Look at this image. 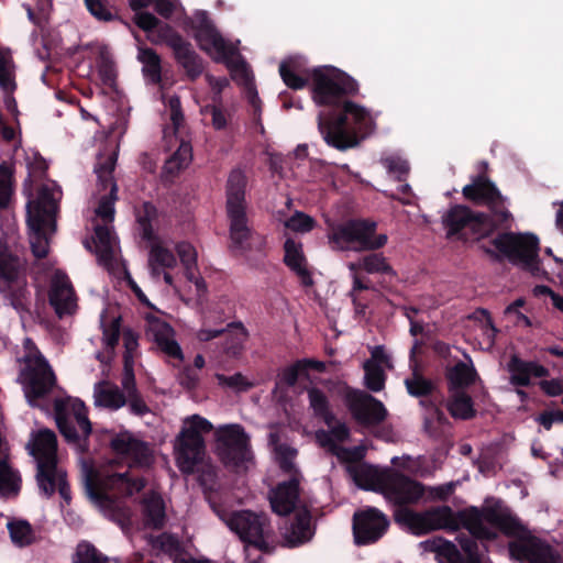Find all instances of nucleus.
I'll return each instance as SVG.
<instances>
[{"label": "nucleus", "instance_id": "46", "mask_svg": "<svg viewBox=\"0 0 563 563\" xmlns=\"http://www.w3.org/2000/svg\"><path fill=\"white\" fill-rule=\"evenodd\" d=\"M364 384L366 388L374 393L380 391L385 386L386 379L383 368L377 364L366 362L364 364Z\"/></svg>", "mask_w": 563, "mask_h": 563}, {"label": "nucleus", "instance_id": "51", "mask_svg": "<svg viewBox=\"0 0 563 563\" xmlns=\"http://www.w3.org/2000/svg\"><path fill=\"white\" fill-rule=\"evenodd\" d=\"M383 165L386 167L389 174L395 175L396 180L405 181L406 177L409 173V165L407 161L400 157H386L382 161Z\"/></svg>", "mask_w": 563, "mask_h": 563}, {"label": "nucleus", "instance_id": "61", "mask_svg": "<svg viewBox=\"0 0 563 563\" xmlns=\"http://www.w3.org/2000/svg\"><path fill=\"white\" fill-rule=\"evenodd\" d=\"M126 404L129 405L131 413L135 416L143 417L150 412V407L146 405L140 393L128 396Z\"/></svg>", "mask_w": 563, "mask_h": 563}, {"label": "nucleus", "instance_id": "38", "mask_svg": "<svg viewBox=\"0 0 563 563\" xmlns=\"http://www.w3.org/2000/svg\"><path fill=\"white\" fill-rule=\"evenodd\" d=\"M311 515L307 509L299 511L286 533V540L290 547H297L307 542L311 537Z\"/></svg>", "mask_w": 563, "mask_h": 563}, {"label": "nucleus", "instance_id": "13", "mask_svg": "<svg viewBox=\"0 0 563 563\" xmlns=\"http://www.w3.org/2000/svg\"><path fill=\"white\" fill-rule=\"evenodd\" d=\"M21 377L25 396L31 405L47 396L56 384V376L51 365L40 352L27 358Z\"/></svg>", "mask_w": 563, "mask_h": 563}, {"label": "nucleus", "instance_id": "44", "mask_svg": "<svg viewBox=\"0 0 563 563\" xmlns=\"http://www.w3.org/2000/svg\"><path fill=\"white\" fill-rule=\"evenodd\" d=\"M152 547L172 558L173 563H175L176 560H186L181 558L184 552L183 545L179 539L174 534L164 532L157 536L152 540Z\"/></svg>", "mask_w": 563, "mask_h": 563}, {"label": "nucleus", "instance_id": "27", "mask_svg": "<svg viewBox=\"0 0 563 563\" xmlns=\"http://www.w3.org/2000/svg\"><path fill=\"white\" fill-rule=\"evenodd\" d=\"M284 252L285 265L299 277L305 287H311L313 279L306 266V257L301 243L292 239H287L284 243Z\"/></svg>", "mask_w": 563, "mask_h": 563}, {"label": "nucleus", "instance_id": "55", "mask_svg": "<svg viewBox=\"0 0 563 563\" xmlns=\"http://www.w3.org/2000/svg\"><path fill=\"white\" fill-rule=\"evenodd\" d=\"M120 329H121V318H114L107 325L102 327V335L104 345L108 349H114L120 339Z\"/></svg>", "mask_w": 563, "mask_h": 563}, {"label": "nucleus", "instance_id": "7", "mask_svg": "<svg viewBox=\"0 0 563 563\" xmlns=\"http://www.w3.org/2000/svg\"><path fill=\"white\" fill-rule=\"evenodd\" d=\"M85 486L89 497L101 507L110 510L118 517V520L129 517L128 509L122 507L118 499L109 493L115 489L122 496L130 497L141 492L146 486L142 476L132 477L129 473H114L103 482H99L92 470L88 471L85 477Z\"/></svg>", "mask_w": 563, "mask_h": 563}, {"label": "nucleus", "instance_id": "63", "mask_svg": "<svg viewBox=\"0 0 563 563\" xmlns=\"http://www.w3.org/2000/svg\"><path fill=\"white\" fill-rule=\"evenodd\" d=\"M539 386L547 396L556 397L563 395V382L558 378L541 380Z\"/></svg>", "mask_w": 563, "mask_h": 563}, {"label": "nucleus", "instance_id": "4", "mask_svg": "<svg viewBox=\"0 0 563 563\" xmlns=\"http://www.w3.org/2000/svg\"><path fill=\"white\" fill-rule=\"evenodd\" d=\"M247 176L241 168H233L225 183V213L229 221L231 247L242 253L251 251L254 235L250 227L246 201Z\"/></svg>", "mask_w": 563, "mask_h": 563}, {"label": "nucleus", "instance_id": "57", "mask_svg": "<svg viewBox=\"0 0 563 563\" xmlns=\"http://www.w3.org/2000/svg\"><path fill=\"white\" fill-rule=\"evenodd\" d=\"M455 484L453 482L442 484L435 487H429L427 489L428 497L431 500L445 501L454 493Z\"/></svg>", "mask_w": 563, "mask_h": 563}, {"label": "nucleus", "instance_id": "58", "mask_svg": "<svg viewBox=\"0 0 563 563\" xmlns=\"http://www.w3.org/2000/svg\"><path fill=\"white\" fill-rule=\"evenodd\" d=\"M176 252L183 265H192L197 263V251L190 243H177Z\"/></svg>", "mask_w": 563, "mask_h": 563}, {"label": "nucleus", "instance_id": "43", "mask_svg": "<svg viewBox=\"0 0 563 563\" xmlns=\"http://www.w3.org/2000/svg\"><path fill=\"white\" fill-rule=\"evenodd\" d=\"M360 267L367 274H382L390 277L396 276L395 269L382 253H371L365 255L360 261Z\"/></svg>", "mask_w": 563, "mask_h": 563}, {"label": "nucleus", "instance_id": "54", "mask_svg": "<svg viewBox=\"0 0 563 563\" xmlns=\"http://www.w3.org/2000/svg\"><path fill=\"white\" fill-rule=\"evenodd\" d=\"M115 162L117 157L112 154L107 156L102 162H99L95 167V172L104 187H107L108 184H114L112 173L115 167Z\"/></svg>", "mask_w": 563, "mask_h": 563}, {"label": "nucleus", "instance_id": "31", "mask_svg": "<svg viewBox=\"0 0 563 563\" xmlns=\"http://www.w3.org/2000/svg\"><path fill=\"white\" fill-rule=\"evenodd\" d=\"M446 409L454 419L471 420L476 416L474 401L465 390L449 391Z\"/></svg>", "mask_w": 563, "mask_h": 563}, {"label": "nucleus", "instance_id": "24", "mask_svg": "<svg viewBox=\"0 0 563 563\" xmlns=\"http://www.w3.org/2000/svg\"><path fill=\"white\" fill-rule=\"evenodd\" d=\"M146 336L156 344L157 349L170 358L183 361L184 353L175 339L173 327L152 314L146 316Z\"/></svg>", "mask_w": 563, "mask_h": 563}, {"label": "nucleus", "instance_id": "20", "mask_svg": "<svg viewBox=\"0 0 563 563\" xmlns=\"http://www.w3.org/2000/svg\"><path fill=\"white\" fill-rule=\"evenodd\" d=\"M509 553L521 563H561L560 555L549 543L532 536L510 542Z\"/></svg>", "mask_w": 563, "mask_h": 563}, {"label": "nucleus", "instance_id": "10", "mask_svg": "<svg viewBox=\"0 0 563 563\" xmlns=\"http://www.w3.org/2000/svg\"><path fill=\"white\" fill-rule=\"evenodd\" d=\"M464 198L476 206H484V211L495 223L509 230L514 221L508 209V199L501 195L497 186L489 179L486 173H479L472 177L471 184L462 189Z\"/></svg>", "mask_w": 563, "mask_h": 563}, {"label": "nucleus", "instance_id": "45", "mask_svg": "<svg viewBox=\"0 0 563 563\" xmlns=\"http://www.w3.org/2000/svg\"><path fill=\"white\" fill-rule=\"evenodd\" d=\"M74 563H109V560L92 543L81 541L77 544Z\"/></svg>", "mask_w": 563, "mask_h": 563}, {"label": "nucleus", "instance_id": "18", "mask_svg": "<svg viewBox=\"0 0 563 563\" xmlns=\"http://www.w3.org/2000/svg\"><path fill=\"white\" fill-rule=\"evenodd\" d=\"M389 520L376 508L357 511L353 516V536L357 545L377 542L387 531Z\"/></svg>", "mask_w": 563, "mask_h": 563}, {"label": "nucleus", "instance_id": "15", "mask_svg": "<svg viewBox=\"0 0 563 563\" xmlns=\"http://www.w3.org/2000/svg\"><path fill=\"white\" fill-rule=\"evenodd\" d=\"M344 401L352 417L362 426H378L387 417L384 404L367 393L345 386Z\"/></svg>", "mask_w": 563, "mask_h": 563}, {"label": "nucleus", "instance_id": "22", "mask_svg": "<svg viewBox=\"0 0 563 563\" xmlns=\"http://www.w3.org/2000/svg\"><path fill=\"white\" fill-rule=\"evenodd\" d=\"M109 445L115 455L128 459L133 465L147 466L152 462L148 444L134 438L129 431L114 434Z\"/></svg>", "mask_w": 563, "mask_h": 563}, {"label": "nucleus", "instance_id": "6", "mask_svg": "<svg viewBox=\"0 0 563 563\" xmlns=\"http://www.w3.org/2000/svg\"><path fill=\"white\" fill-rule=\"evenodd\" d=\"M58 202L48 186H42L36 199L26 205V224L30 230V243L33 255L45 258L48 255V240L46 229L52 233L56 231V214Z\"/></svg>", "mask_w": 563, "mask_h": 563}, {"label": "nucleus", "instance_id": "62", "mask_svg": "<svg viewBox=\"0 0 563 563\" xmlns=\"http://www.w3.org/2000/svg\"><path fill=\"white\" fill-rule=\"evenodd\" d=\"M205 112L211 114L212 126L216 130H223L227 128L228 120H227L225 113L221 107H218L216 104H209V106H206Z\"/></svg>", "mask_w": 563, "mask_h": 563}, {"label": "nucleus", "instance_id": "25", "mask_svg": "<svg viewBox=\"0 0 563 563\" xmlns=\"http://www.w3.org/2000/svg\"><path fill=\"white\" fill-rule=\"evenodd\" d=\"M298 476H291L288 481L279 483L269 495L272 510L279 516H288L291 514L299 499Z\"/></svg>", "mask_w": 563, "mask_h": 563}, {"label": "nucleus", "instance_id": "9", "mask_svg": "<svg viewBox=\"0 0 563 563\" xmlns=\"http://www.w3.org/2000/svg\"><path fill=\"white\" fill-rule=\"evenodd\" d=\"M212 423L199 415L187 418L175 440L176 464L183 474H194L205 456L203 433L212 431Z\"/></svg>", "mask_w": 563, "mask_h": 563}, {"label": "nucleus", "instance_id": "29", "mask_svg": "<svg viewBox=\"0 0 563 563\" xmlns=\"http://www.w3.org/2000/svg\"><path fill=\"white\" fill-rule=\"evenodd\" d=\"M27 449L36 463L40 461L57 460L56 434L49 429H42L34 435L32 442L27 444Z\"/></svg>", "mask_w": 563, "mask_h": 563}, {"label": "nucleus", "instance_id": "17", "mask_svg": "<svg viewBox=\"0 0 563 563\" xmlns=\"http://www.w3.org/2000/svg\"><path fill=\"white\" fill-rule=\"evenodd\" d=\"M194 29L196 31L195 38L199 43L200 49L207 54H211L212 51L217 53V56L213 57L214 62H225L235 54V47L222 37L207 12L202 11L196 15Z\"/></svg>", "mask_w": 563, "mask_h": 563}, {"label": "nucleus", "instance_id": "16", "mask_svg": "<svg viewBox=\"0 0 563 563\" xmlns=\"http://www.w3.org/2000/svg\"><path fill=\"white\" fill-rule=\"evenodd\" d=\"M164 41L173 51L177 64L185 70L186 78L191 82L196 81L205 70V63L191 43L167 24L165 25Z\"/></svg>", "mask_w": 563, "mask_h": 563}, {"label": "nucleus", "instance_id": "35", "mask_svg": "<svg viewBox=\"0 0 563 563\" xmlns=\"http://www.w3.org/2000/svg\"><path fill=\"white\" fill-rule=\"evenodd\" d=\"M96 405L118 410L126 404L125 394L115 385L99 383L95 391Z\"/></svg>", "mask_w": 563, "mask_h": 563}, {"label": "nucleus", "instance_id": "19", "mask_svg": "<svg viewBox=\"0 0 563 563\" xmlns=\"http://www.w3.org/2000/svg\"><path fill=\"white\" fill-rule=\"evenodd\" d=\"M197 338L201 342L221 338L222 354L230 358H236L244 350V343L249 338V332L242 322H231L228 323L225 328H201L197 333Z\"/></svg>", "mask_w": 563, "mask_h": 563}, {"label": "nucleus", "instance_id": "60", "mask_svg": "<svg viewBox=\"0 0 563 563\" xmlns=\"http://www.w3.org/2000/svg\"><path fill=\"white\" fill-rule=\"evenodd\" d=\"M135 24L145 32H151L155 30L161 21L150 12H137L134 16Z\"/></svg>", "mask_w": 563, "mask_h": 563}, {"label": "nucleus", "instance_id": "2", "mask_svg": "<svg viewBox=\"0 0 563 563\" xmlns=\"http://www.w3.org/2000/svg\"><path fill=\"white\" fill-rule=\"evenodd\" d=\"M310 77L313 101L331 109L318 115L325 143L340 151L357 146L374 124L369 112L350 100L358 92L357 81L333 66L313 68Z\"/></svg>", "mask_w": 563, "mask_h": 563}, {"label": "nucleus", "instance_id": "37", "mask_svg": "<svg viewBox=\"0 0 563 563\" xmlns=\"http://www.w3.org/2000/svg\"><path fill=\"white\" fill-rule=\"evenodd\" d=\"M95 252L97 261L104 267H110L113 264L114 253L111 241V232L106 225L95 227Z\"/></svg>", "mask_w": 563, "mask_h": 563}, {"label": "nucleus", "instance_id": "64", "mask_svg": "<svg viewBox=\"0 0 563 563\" xmlns=\"http://www.w3.org/2000/svg\"><path fill=\"white\" fill-rule=\"evenodd\" d=\"M12 184L9 176L0 177V208L4 209L9 206L12 196Z\"/></svg>", "mask_w": 563, "mask_h": 563}, {"label": "nucleus", "instance_id": "3", "mask_svg": "<svg viewBox=\"0 0 563 563\" xmlns=\"http://www.w3.org/2000/svg\"><path fill=\"white\" fill-rule=\"evenodd\" d=\"M446 239H456L464 243L479 242L497 235L492 244L512 264H521L532 275L540 271L539 239L533 234L507 232L495 223L484 211L474 210L465 205H453L442 217Z\"/></svg>", "mask_w": 563, "mask_h": 563}, {"label": "nucleus", "instance_id": "50", "mask_svg": "<svg viewBox=\"0 0 563 563\" xmlns=\"http://www.w3.org/2000/svg\"><path fill=\"white\" fill-rule=\"evenodd\" d=\"M316 221L310 216L296 211L286 222L285 227L294 232L307 233L314 228Z\"/></svg>", "mask_w": 563, "mask_h": 563}, {"label": "nucleus", "instance_id": "53", "mask_svg": "<svg viewBox=\"0 0 563 563\" xmlns=\"http://www.w3.org/2000/svg\"><path fill=\"white\" fill-rule=\"evenodd\" d=\"M85 4L91 15L100 21L109 22L117 18V15L110 11L108 3L103 0H85Z\"/></svg>", "mask_w": 563, "mask_h": 563}, {"label": "nucleus", "instance_id": "12", "mask_svg": "<svg viewBox=\"0 0 563 563\" xmlns=\"http://www.w3.org/2000/svg\"><path fill=\"white\" fill-rule=\"evenodd\" d=\"M71 413L74 415V418L82 432L84 441H87V439L91 434L92 427L88 418L87 408L85 404L79 399H55L54 416L59 433L64 437L66 442L79 444L80 435L78 434L74 422L69 419V416Z\"/></svg>", "mask_w": 563, "mask_h": 563}, {"label": "nucleus", "instance_id": "1", "mask_svg": "<svg viewBox=\"0 0 563 563\" xmlns=\"http://www.w3.org/2000/svg\"><path fill=\"white\" fill-rule=\"evenodd\" d=\"M357 486L378 492L397 508L394 511L395 522L407 528L415 534H426L439 529L456 531L461 527L477 538L493 539V528L508 537H518L525 527L510 510L497 500L493 505L475 506L454 512L450 506H437L424 511H415L408 506L418 505L427 493V487L419 481L395 470L373 473L368 468H350Z\"/></svg>", "mask_w": 563, "mask_h": 563}, {"label": "nucleus", "instance_id": "40", "mask_svg": "<svg viewBox=\"0 0 563 563\" xmlns=\"http://www.w3.org/2000/svg\"><path fill=\"white\" fill-rule=\"evenodd\" d=\"M158 219L157 208L150 201H145L136 209V222L141 229V238L147 242H154L157 235L154 232L153 223Z\"/></svg>", "mask_w": 563, "mask_h": 563}, {"label": "nucleus", "instance_id": "8", "mask_svg": "<svg viewBox=\"0 0 563 563\" xmlns=\"http://www.w3.org/2000/svg\"><path fill=\"white\" fill-rule=\"evenodd\" d=\"M376 222L367 219H350L332 224L328 233L329 244L335 251L366 252L384 247L386 234H376Z\"/></svg>", "mask_w": 563, "mask_h": 563}, {"label": "nucleus", "instance_id": "56", "mask_svg": "<svg viewBox=\"0 0 563 563\" xmlns=\"http://www.w3.org/2000/svg\"><path fill=\"white\" fill-rule=\"evenodd\" d=\"M302 376L305 377L301 364L298 361L294 362L291 365L285 367L279 374V383L285 384L287 387H294L298 380V378Z\"/></svg>", "mask_w": 563, "mask_h": 563}, {"label": "nucleus", "instance_id": "32", "mask_svg": "<svg viewBox=\"0 0 563 563\" xmlns=\"http://www.w3.org/2000/svg\"><path fill=\"white\" fill-rule=\"evenodd\" d=\"M477 378L478 374L473 364H466L463 361H459L446 371L449 391L464 390V388L473 385Z\"/></svg>", "mask_w": 563, "mask_h": 563}, {"label": "nucleus", "instance_id": "41", "mask_svg": "<svg viewBox=\"0 0 563 563\" xmlns=\"http://www.w3.org/2000/svg\"><path fill=\"white\" fill-rule=\"evenodd\" d=\"M151 243L148 265L151 267L152 275L158 277L161 274L158 267L173 268L176 266L177 261L174 253L159 244L157 240Z\"/></svg>", "mask_w": 563, "mask_h": 563}, {"label": "nucleus", "instance_id": "26", "mask_svg": "<svg viewBox=\"0 0 563 563\" xmlns=\"http://www.w3.org/2000/svg\"><path fill=\"white\" fill-rule=\"evenodd\" d=\"M507 367L511 374L510 383L517 387H528L531 376L542 378L550 375L545 366L533 361H523L516 354L511 355Z\"/></svg>", "mask_w": 563, "mask_h": 563}, {"label": "nucleus", "instance_id": "21", "mask_svg": "<svg viewBox=\"0 0 563 563\" xmlns=\"http://www.w3.org/2000/svg\"><path fill=\"white\" fill-rule=\"evenodd\" d=\"M492 531L496 537L487 539V541H493L497 538V533L494 530ZM470 534L471 537L463 536L457 539L464 554L450 541H443L438 545L437 554L442 559V563H483L476 540H486V538H477L471 532Z\"/></svg>", "mask_w": 563, "mask_h": 563}, {"label": "nucleus", "instance_id": "59", "mask_svg": "<svg viewBox=\"0 0 563 563\" xmlns=\"http://www.w3.org/2000/svg\"><path fill=\"white\" fill-rule=\"evenodd\" d=\"M178 382L184 388L195 390L199 384V376L192 367L186 366L179 372Z\"/></svg>", "mask_w": 563, "mask_h": 563}, {"label": "nucleus", "instance_id": "30", "mask_svg": "<svg viewBox=\"0 0 563 563\" xmlns=\"http://www.w3.org/2000/svg\"><path fill=\"white\" fill-rule=\"evenodd\" d=\"M145 525L159 530L166 522L165 503L156 492L148 493L142 500Z\"/></svg>", "mask_w": 563, "mask_h": 563}, {"label": "nucleus", "instance_id": "39", "mask_svg": "<svg viewBox=\"0 0 563 563\" xmlns=\"http://www.w3.org/2000/svg\"><path fill=\"white\" fill-rule=\"evenodd\" d=\"M12 543L19 548H25L36 542V531L24 519H12L7 523Z\"/></svg>", "mask_w": 563, "mask_h": 563}, {"label": "nucleus", "instance_id": "42", "mask_svg": "<svg viewBox=\"0 0 563 563\" xmlns=\"http://www.w3.org/2000/svg\"><path fill=\"white\" fill-rule=\"evenodd\" d=\"M139 60L143 64V74L153 84H159L162 80V60L159 55L151 47H141L139 49Z\"/></svg>", "mask_w": 563, "mask_h": 563}, {"label": "nucleus", "instance_id": "34", "mask_svg": "<svg viewBox=\"0 0 563 563\" xmlns=\"http://www.w3.org/2000/svg\"><path fill=\"white\" fill-rule=\"evenodd\" d=\"M309 407L313 416L321 419L328 427L336 421L328 396L318 387L307 388Z\"/></svg>", "mask_w": 563, "mask_h": 563}, {"label": "nucleus", "instance_id": "48", "mask_svg": "<svg viewBox=\"0 0 563 563\" xmlns=\"http://www.w3.org/2000/svg\"><path fill=\"white\" fill-rule=\"evenodd\" d=\"M117 185L112 184L110 194L102 196L96 209V214L104 222H111L114 218V200L117 199Z\"/></svg>", "mask_w": 563, "mask_h": 563}, {"label": "nucleus", "instance_id": "14", "mask_svg": "<svg viewBox=\"0 0 563 563\" xmlns=\"http://www.w3.org/2000/svg\"><path fill=\"white\" fill-rule=\"evenodd\" d=\"M218 454L225 465L240 466L250 460V437L241 424H228L217 431Z\"/></svg>", "mask_w": 563, "mask_h": 563}, {"label": "nucleus", "instance_id": "28", "mask_svg": "<svg viewBox=\"0 0 563 563\" xmlns=\"http://www.w3.org/2000/svg\"><path fill=\"white\" fill-rule=\"evenodd\" d=\"M66 472L58 467V460L40 461L36 463V482L40 493L49 498L56 493V486L60 478L66 477Z\"/></svg>", "mask_w": 563, "mask_h": 563}, {"label": "nucleus", "instance_id": "36", "mask_svg": "<svg viewBox=\"0 0 563 563\" xmlns=\"http://www.w3.org/2000/svg\"><path fill=\"white\" fill-rule=\"evenodd\" d=\"M404 384L407 393L413 398L430 397L437 389L435 383L426 377L417 364H415L411 375L405 379Z\"/></svg>", "mask_w": 563, "mask_h": 563}, {"label": "nucleus", "instance_id": "5", "mask_svg": "<svg viewBox=\"0 0 563 563\" xmlns=\"http://www.w3.org/2000/svg\"><path fill=\"white\" fill-rule=\"evenodd\" d=\"M0 295L18 312H29L27 262L0 242Z\"/></svg>", "mask_w": 563, "mask_h": 563}, {"label": "nucleus", "instance_id": "33", "mask_svg": "<svg viewBox=\"0 0 563 563\" xmlns=\"http://www.w3.org/2000/svg\"><path fill=\"white\" fill-rule=\"evenodd\" d=\"M303 74V66L298 58L289 57L279 64V75L290 89L300 90L307 86L308 78Z\"/></svg>", "mask_w": 563, "mask_h": 563}, {"label": "nucleus", "instance_id": "52", "mask_svg": "<svg viewBox=\"0 0 563 563\" xmlns=\"http://www.w3.org/2000/svg\"><path fill=\"white\" fill-rule=\"evenodd\" d=\"M0 88L5 93H13L16 89L14 77L9 69V58L0 51Z\"/></svg>", "mask_w": 563, "mask_h": 563}, {"label": "nucleus", "instance_id": "23", "mask_svg": "<svg viewBox=\"0 0 563 563\" xmlns=\"http://www.w3.org/2000/svg\"><path fill=\"white\" fill-rule=\"evenodd\" d=\"M48 301L59 319L73 314L77 309V297L71 282L60 271H57L52 278Z\"/></svg>", "mask_w": 563, "mask_h": 563}, {"label": "nucleus", "instance_id": "47", "mask_svg": "<svg viewBox=\"0 0 563 563\" xmlns=\"http://www.w3.org/2000/svg\"><path fill=\"white\" fill-rule=\"evenodd\" d=\"M277 452V462L279 468L285 473L291 476H298L300 478L299 471L296 468L294 463V459L297 454V451L294 448L282 444L276 449Z\"/></svg>", "mask_w": 563, "mask_h": 563}, {"label": "nucleus", "instance_id": "11", "mask_svg": "<svg viewBox=\"0 0 563 563\" xmlns=\"http://www.w3.org/2000/svg\"><path fill=\"white\" fill-rule=\"evenodd\" d=\"M211 507L219 518L239 536L241 541L262 552H269V544L265 539L269 528L267 515L263 512L256 514L251 510H239L227 514L214 504H212Z\"/></svg>", "mask_w": 563, "mask_h": 563}, {"label": "nucleus", "instance_id": "49", "mask_svg": "<svg viewBox=\"0 0 563 563\" xmlns=\"http://www.w3.org/2000/svg\"><path fill=\"white\" fill-rule=\"evenodd\" d=\"M216 378L220 386H225L236 391H247L253 387V384L242 373H235L231 376L216 374Z\"/></svg>", "mask_w": 563, "mask_h": 563}]
</instances>
